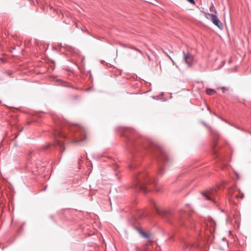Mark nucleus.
<instances>
[{
  "mask_svg": "<svg viewBox=\"0 0 251 251\" xmlns=\"http://www.w3.org/2000/svg\"><path fill=\"white\" fill-rule=\"evenodd\" d=\"M188 1H189L190 3L192 4L195 3V0H187Z\"/></svg>",
  "mask_w": 251,
  "mask_h": 251,
  "instance_id": "nucleus-14",
  "label": "nucleus"
},
{
  "mask_svg": "<svg viewBox=\"0 0 251 251\" xmlns=\"http://www.w3.org/2000/svg\"><path fill=\"white\" fill-rule=\"evenodd\" d=\"M6 73L9 75H11L13 74L12 72H7Z\"/></svg>",
  "mask_w": 251,
  "mask_h": 251,
  "instance_id": "nucleus-17",
  "label": "nucleus"
},
{
  "mask_svg": "<svg viewBox=\"0 0 251 251\" xmlns=\"http://www.w3.org/2000/svg\"><path fill=\"white\" fill-rule=\"evenodd\" d=\"M167 56H168L169 57V58H170V59L172 61V62H173V63H174V61L172 60V58H171L170 56H169L168 55H167Z\"/></svg>",
  "mask_w": 251,
  "mask_h": 251,
  "instance_id": "nucleus-19",
  "label": "nucleus"
},
{
  "mask_svg": "<svg viewBox=\"0 0 251 251\" xmlns=\"http://www.w3.org/2000/svg\"><path fill=\"white\" fill-rule=\"evenodd\" d=\"M204 14L205 17L208 20H211L212 19V18L213 17V16H214V14L207 13L206 12H204Z\"/></svg>",
  "mask_w": 251,
  "mask_h": 251,
  "instance_id": "nucleus-8",
  "label": "nucleus"
},
{
  "mask_svg": "<svg viewBox=\"0 0 251 251\" xmlns=\"http://www.w3.org/2000/svg\"><path fill=\"white\" fill-rule=\"evenodd\" d=\"M134 50H137V51H139V52H141V51H140L139 49H135Z\"/></svg>",
  "mask_w": 251,
  "mask_h": 251,
  "instance_id": "nucleus-20",
  "label": "nucleus"
},
{
  "mask_svg": "<svg viewBox=\"0 0 251 251\" xmlns=\"http://www.w3.org/2000/svg\"><path fill=\"white\" fill-rule=\"evenodd\" d=\"M140 233L144 237L146 238H148L149 239L150 238V235L147 234V233H145L143 231H141L140 232Z\"/></svg>",
  "mask_w": 251,
  "mask_h": 251,
  "instance_id": "nucleus-11",
  "label": "nucleus"
},
{
  "mask_svg": "<svg viewBox=\"0 0 251 251\" xmlns=\"http://www.w3.org/2000/svg\"><path fill=\"white\" fill-rule=\"evenodd\" d=\"M238 190H239V195H236V198H243L244 197V194L243 193H241V192L240 191V189H238Z\"/></svg>",
  "mask_w": 251,
  "mask_h": 251,
  "instance_id": "nucleus-13",
  "label": "nucleus"
},
{
  "mask_svg": "<svg viewBox=\"0 0 251 251\" xmlns=\"http://www.w3.org/2000/svg\"><path fill=\"white\" fill-rule=\"evenodd\" d=\"M209 10H210V11L214 12L215 13H216V11L214 8L213 3L211 4V6L209 7Z\"/></svg>",
  "mask_w": 251,
  "mask_h": 251,
  "instance_id": "nucleus-12",
  "label": "nucleus"
},
{
  "mask_svg": "<svg viewBox=\"0 0 251 251\" xmlns=\"http://www.w3.org/2000/svg\"><path fill=\"white\" fill-rule=\"evenodd\" d=\"M190 221H189V220H188L187 221H186L185 222V223L184 224L187 226L188 223H190Z\"/></svg>",
  "mask_w": 251,
  "mask_h": 251,
  "instance_id": "nucleus-18",
  "label": "nucleus"
},
{
  "mask_svg": "<svg viewBox=\"0 0 251 251\" xmlns=\"http://www.w3.org/2000/svg\"><path fill=\"white\" fill-rule=\"evenodd\" d=\"M204 126H205L207 128H208L210 130V131H211V130H212V129H211V127H210L209 126H207L206 124H204Z\"/></svg>",
  "mask_w": 251,
  "mask_h": 251,
  "instance_id": "nucleus-15",
  "label": "nucleus"
},
{
  "mask_svg": "<svg viewBox=\"0 0 251 251\" xmlns=\"http://www.w3.org/2000/svg\"><path fill=\"white\" fill-rule=\"evenodd\" d=\"M55 134H57L55 137V143L57 145L60 147L61 149V152L62 153L65 151L64 144L61 139L66 138V135L61 131H57Z\"/></svg>",
  "mask_w": 251,
  "mask_h": 251,
  "instance_id": "nucleus-2",
  "label": "nucleus"
},
{
  "mask_svg": "<svg viewBox=\"0 0 251 251\" xmlns=\"http://www.w3.org/2000/svg\"><path fill=\"white\" fill-rule=\"evenodd\" d=\"M162 159L166 161H169V157L165 153H163L161 157Z\"/></svg>",
  "mask_w": 251,
  "mask_h": 251,
  "instance_id": "nucleus-9",
  "label": "nucleus"
},
{
  "mask_svg": "<svg viewBox=\"0 0 251 251\" xmlns=\"http://www.w3.org/2000/svg\"><path fill=\"white\" fill-rule=\"evenodd\" d=\"M224 182H222L221 183H219V184L218 183V184H217V187H220L222 186V184H224Z\"/></svg>",
  "mask_w": 251,
  "mask_h": 251,
  "instance_id": "nucleus-16",
  "label": "nucleus"
},
{
  "mask_svg": "<svg viewBox=\"0 0 251 251\" xmlns=\"http://www.w3.org/2000/svg\"><path fill=\"white\" fill-rule=\"evenodd\" d=\"M170 53H173V52L172 51H170Z\"/></svg>",
  "mask_w": 251,
  "mask_h": 251,
  "instance_id": "nucleus-23",
  "label": "nucleus"
},
{
  "mask_svg": "<svg viewBox=\"0 0 251 251\" xmlns=\"http://www.w3.org/2000/svg\"><path fill=\"white\" fill-rule=\"evenodd\" d=\"M185 245H186V248H188V247L189 245H188H188H187V244H186V243H185Z\"/></svg>",
  "mask_w": 251,
  "mask_h": 251,
  "instance_id": "nucleus-21",
  "label": "nucleus"
},
{
  "mask_svg": "<svg viewBox=\"0 0 251 251\" xmlns=\"http://www.w3.org/2000/svg\"><path fill=\"white\" fill-rule=\"evenodd\" d=\"M147 183H151L155 184L156 181V180L153 181L152 179L149 180L146 178L145 175H139L135 177L133 182V187L135 188H146L145 185Z\"/></svg>",
  "mask_w": 251,
  "mask_h": 251,
  "instance_id": "nucleus-1",
  "label": "nucleus"
},
{
  "mask_svg": "<svg viewBox=\"0 0 251 251\" xmlns=\"http://www.w3.org/2000/svg\"><path fill=\"white\" fill-rule=\"evenodd\" d=\"M210 20L212 22V23L216 26H217L219 28H220V29H222L223 28V24L216 15H214V16H213V17Z\"/></svg>",
  "mask_w": 251,
  "mask_h": 251,
  "instance_id": "nucleus-4",
  "label": "nucleus"
},
{
  "mask_svg": "<svg viewBox=\"0 0 251 251\" xmlns=\"http://www.w3.org/2000/svg\"><path fill=\"white\" fill-rule=\"evenodd\" d=\"M183 222H181V223H180L181 225H182H182H183Z\"/></svg>",
  "mask_w": 251,
  "mask_h": 251,
  "instance_id": "nucleus-22",
  "label": "nucleus"
},
{
  "mask_svg": "<svg viewBox=\"0 0 251 251\" xmlns=\"http://www.w3.org/2000/svg\"><path fill=\"white\" fill-rule=\"evenodd\" d=\"M183 57L185 63L189 66H191L193 64L194 57L190 53H185L183 52Z\"/></svg>",
  "mask_w": 251,
  "mask_h": 251,
  "instance_id": "nucleus-3",
  "label": "nucleus"
},
{
  "mask_svg": "<svg viewBox=\"0 0 251 251\" xmlns=\"http://www.w3.org/2000/svg\"><path fill=\"white\" fill-rule=\"evenodd\" d=\"M206 93L208 95H212L216 93V91L214 89H210V88H207L206 89Z\"/></svg>",
  "mask_w": 251,
  "mask_h": 251,
  "instance_id": "nucleus-6",
  "label": "nucleus"
},
{
  "mask_svg": "<svg viewBox=\"0 0 251 251\" xmlns=\"http://www.w3.org/2000/svg\"><path fill=\"white\" fill-rule=\"evenodd\" d=\"M204 14L205 17L208 20H211L212 19V18L213 17V16H214V14L207 13L206 12H204Z\"/></svg>",
  "mask_w": 251,
  "mask_h": 251,
  "instance_id": "nucleus-7",
  "label": "nucleus"
},
{
  "mask_svg": "<svg viewBox=\"0 0 251 251\" xmlns=\"http://www.w3.org/2000/svg\"><path fill=\"white\" fill-rule=\"evenodd\" d=\"M201 194L202 195H203L206 198L207 200H210L209 195V194H208V193L207 192H202Z\"/></svg>",
  "mask_w": 251,
  "mask_h": 251,
  "instance_id": "nucleus-10",
  "label": "nucleus"
},
{
  "mask_svg": "<svg viewBox=\"0 0 251 251\" xmlns=\"http://www.w3.org/2000/svg\"><path fill=\"white\" fill-rule=\"evenodd\" d=\"M154 207L155 211L158 214L161 215L163 217L165 216L166 214V211L163 209L159 207L156 203L154 204Z\"/></svg>",
  "mask_w": 251,
  "mask_h": 251,
  "instance_id": "nucleus-5",
  "label": "nucleus"
}]
</instances>
